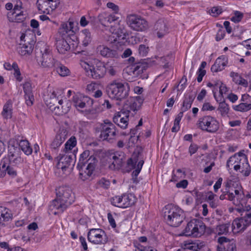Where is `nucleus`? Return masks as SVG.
Listing matches in <instances>:
<instances>
[{
  "label": "nucleus",
  "instance_id": "obj_1",
  "mask_svg": "<svg viewBox=\"0 0 251 251\" xmlns=\"http://www.w3.org/2000/svg\"><path fill=\"white\" fill-rule=\"evenodd\" d=\"M56 191L57 198L50 205V210L54 215L63 212L74 201V194L70 187L61 186Z\"/></svg>",
  "mask_w": 251,
  "mask_h": 251
},
{
  "label": "nucleus",
  "instance_id": "obj_2",
  "mask_svg": "<svg viewBox=\"0 0 251 251\" xmlns=\"http://www.w3.org/2000/svg\"><path fill=\"white\" fill-rule=\"evenodd\" d=\"M98 20L102 25L109 27V31L114 38L113 41H117L118 38H124L125 27L121 24L119 17L115 15L102 13L98 16Z\"/></svg>",
  "mask_w": 251,
  "mask_h": 251
},
{
  "label": "nucleus",
  "instance_id": "obj_3",
  "mask_svg": "<svg viewBox=\"0 0 251 251\" xmlns=\"http://www.w3.org/2000/svg\"><path fill=\"white\" fill-rule=\"evenodd\" d=\"M130 90L129 85L127 82L119 80H114L106 87V92L108 96L118 100H122L127 97Z\"/></svg>",
  "mask_w": 251,
  "mask_h": 251
},
{
  "label": "nucleus",
  "instance_id": "obj_4",
  "mask_svg": "<svg viewBox=\"0 0 251 251\" xmlns=\"http://www.w3.org/2000/svg\"><path fill=\"white\" fill-rule=\"evenodd\" d=\"M36 58L44 68H50L58 65V62L53 58L50 47L45 43H38L36 47Z\"/></svg>",
  "mask_w": 251,
  "mask_h": 251
},
{
  "label": "nucleus",
  "instance_id": "obj_5",
  "mask_svg": "<svg viewBox=\"0 0 251 251\" xmlns=\"http://www.w3.org/2000/svg\"><path fill=\"white\" fill-rule=\"evenodd\" d=\"M162 212L164 220L172 226H178L184 219L183 210L172 204L166 205L163 209Z\"/></svg>",
  "mask_w": 251,
  "mask_h": 251
},
{
  "label": "nucleus",
  "instance_id": "obj_6",
  "mask_svg": "<svg viewBox=\"0 0 251 251\" xmlns=\"http://www.w3.org/2000/svg\"><path fill=\"white\" fill-rule=\"evenodd\" d=\"M80 65L85 70L87 75L93 79L101 78L106 73V68L101 61H96L95 64L92 66L85 61H81Z\"/></svg>",
  "mask_w": 251,
  "mask_h": 251
},
{
  "label": "nucleus",
  "instance_id": "obj_7",
  "mask_svg": "<svg viewBox=\"0 0 251 251\" xmlns=\"http://www.w3.org/2000/svg\"><path fill=\"white\" fill-rule=\"evenodd\" d=\"M199 129L208 133H215L219 128V123L217 119L211 116L206 115L200 117L196 124Z\"/></svg>",
  "mask_w": 251,
  "mask_h": 251
},
{
  "label": "nucleus",
  "instance_id": "obj_8",
  "mask_svg": "<svg viewBox=\"0 0 251 251\" xmlns=\"http://www.w3.org/2000/svg\"><path fill=\"white\" fill-rule=\"evenodd\" d=\"M205 230L204 224L201 220L194 219L187 223L183 230V234L186 236L198 237L201 236Z\"/></svg>",
  "mask_w": 251,
  "mask_h": 251
},
{
  "label": "nucleus",
  "instance_id": "obj_9",
  "mask_svg": "<svg viewBox=\"0 0 251 251\" xmlns=\"http://www.w3.org/2000/svg\"><path fill=\"white\" fill-rule=\"evenodd\" d=\"M96 131L100 132L99 137L103 140H110L113 139L116 135L115 126L109 120H106L103 123L97 125Z\"/></svg>",
  "mask_w": 251,
  "mask_h": 251
},
{
  "label": "nucleus",
  "instance_id": "obj_10",
  "mask_svg": "<svg viewBox=\"0 0 251 251\" xmlns=\"http://www.w3.org/2000/svg\"><path fill=\"white\" fill-rule=\"evenodd\" d=\"M21 154V151L19 147L10 144L8 146L7 157L3 158L1 162H5L13 166H17L23 162Z\"/></svg>",
  "mask_w": 251,
  "mask_h": 251
},
{
  "label": "nucleus",
  "instance_id": "obj_11",
  "mask_svg": "<svg viewBox=\"0 0 251 251\" xmlns=\"http://www.w3.org/2000/svg\"><path fill=\"white\" fill-rule=\"evenodd\" d=\"M126 22L129 26L135 31H143L148 27L147 21L141 16L136 14L128 15Z\"/></svg>",
  "mask_w": 251,
  "mask_h": 251
},
{
  "label": "nucleus",
  "instance_id": "obj_12",
  "mask_svg": "<svg viewBox=\"0 0 251 251\" xmlns=\"http://www.w3.org/2000/svg\"><path fill=\"white\" fill-rule=\"evenodd\" d=\"M88 164L80 165L77 167L79 170V177L82 181H85L89 178L93 173L96 166L97 159L94 156H91L88 159Z\"/></svg>",
  "mask_w": 251,
  "mask_h": 251
},
{
  "label": "nucleus",
  "instance_id": "obj_13",
  "mask_svg": "<svg viewBox=\"0 0 251 251\" xmlns=\"http://www.w3.org/2000/svg\"><path fill=\"white\" fill-rule=\"evenodd\" d=\"M88 240L94 244L104 245L108 242L105 231L100 228H92L87 234Z\"/></svg>",
  "mask_w": 251,
  "mask_h": 251
},
{
  "label": "nucleus",
  "instance_id": "obj_14",
  "mask_svg": "<svg viewBox=\"0 0 251 251\" xmlns=\"http://www.w3.org/2000/svg\"><path fill=\"white\" fill-rule=\"evenodd\" d=\"M51 99L52 101L53 105H55V103L58 102V105L56 106L54 108L56 114L59 115L67 114L70 110L71 103L68 100L63 101L62 100H58L56 97L55 92L53 91L51 96Z\"/></svg>",
  "mask_w": 251,
  "mask_h": 251
},
{
  "label": "nucleus",
  "instance_id": "obj_15",
  "mask_svg": "<svg viewBox=\"0 0 251 251\" xmlns=\"http://www.w3.org/2000/svg\"><path fill=\"white\" fill-rule=\"evenodd\" d=\"M251 224V213L245 214L244 217L234 220L232 224L231 230L237 233L244 230Z\"/></svg>",
  "mask_w": 251,
  "mask_h": 251
},
{
  "label": "nucleus",
  "instance_id": "obj_16",
  "mask_svg": "<svg viewBox=\"0 0 251 251\" xmlns=\"http://www.w3.org/2000/svg\"><path fill=\"white\" fill-rule=\"evenodd\" d=\"M125 160V154L118 152L109 154L106 159L109 164V168L112 170L119 169L123 166Z\"/></svg>",
  "mask_w": 251,
  "mask_h": 251
},
{
  "label": "nucleus",
  "instance_id": "obj_17",
  "mask_svg": "<svg viewBox=\"0 0 251 251\" xmlns=\"http://www.w3.org/2000/svg\"><path fill=\"white\" fill-rule=\"evenodd\" d=\"M59 3V0H37L36 4L41 12L50 14L57 8Z\"/></svg>",
  "mask_w": 251,
  "mask_h": 251
},
{
  "label": "nucleus",
  "instance_id": "obj_18",
  "mask_svg": "<svg viewBox=\"0 0 251 251\" xmlns=\"http://www.w3.org/2000/svg\"><path fill=\"white\" fill-rule=\"evenodd\" d=\"M234 169L236 171H240L244 176H248L251 172V167L248 161L247 156L243 153H241V158L239 159L238 164L234 166Z\"/></svg>",
  "mask_w": 251,
  "mask_h": 251
},
{
  "label": "nucleus",
  "instance_id": "obj_19",
  "mask_svg": "<svg viewBox=\"0 0 251 251\" xmlns=\"http://www.w3.org/2000/svg\"><path fill=\"white\" fill-rule=\"evenodd\" d=\"M228 200L232 201L233 203L238 206L244 205L246 203L244 194L241 190H234V193L227 192Z\"/></svg>",
  "mask_w": 251,
  "mask_h": 251
},
{
  "label": "nucleus",
  "instance_id": "obj_20",
  "mask_svg": "<svg viewBox=\"0 0 251 251\" xmlns=\"http://www.w3.org/2000/svg\"><path fill=\"white\" fill-rule=\"evenodd\" d=\"M219 245L217 246L218 251H236V247L235 241L229 240L227 238L222 236L218 239Z\"/></svg>",
  "mask_w": 251,
  "mask_h": 251
},
{
  "label": "nucleus",
  "instance_id": "obj_21",
  "mask_svg": "<svg viewBox=\"0 0 251 251\" xmlns=\"http://www.w3.org/2000/svg\"><path fill=\"white\" fill-rule=\"evenodd\" d=\"M73 101L74 105L78 109L90 107L93 103V100L87 96L75 95L73 96Z\"/></svg>",
  "mask_w": 251,
  "mask_h": 251
},
{
  "label": "nucleus",
  "instance_id": "obj_22",
  "mask_svg": "<svg viewBox=\"0 0 251 251\" xmlns=\"http://www.w3.org/2000/svg\"><path fill=\"white\" fill-rule=\"evenodd\" d=\"M128 118L129 116L127 113L121 111L115 113L113 118V121L120 128L126 129L128 124Z\"/></svg>",
  "mask_w": 251,
  "mask_h": 251
},
{
  "label": "nucleus",
  "instance_id": "obj_23",
  "mask_svg": "<svg viewBox=\"0 0 251 251\" xmlns=\"http://www.w3.org/2000/svg\"><path fill=\"white\" fill-rule=\"evenodd\" d=\"M73 155L74 153L67 154L63 152L62 154H60L59 161L57 164V168L61 169L63 172L65 171L73 163Z\"/></svg>",
  "mask_w": 251,
  "mask_h": 251
},
{
  "label": "nucleus",
  "instance_id": "obj_24",
  "mask_svg": "<svg viewBox=\"0 0 251 251\" xmlns=\"http://www.w3.org/2000/svg\"><path fill=\"white\" fill-rule=\"evenodd\" d=\"M16 167L6 163L5 162H1L0 163V177H4L7 173L9 176L12 178L15 177L17 176V170Z\"/></svg>",
  "mask_w": 251,
  "mask_h": 251
},
{
  "label": "nucleus",
  "instance_id": "obj_25",
  "mask_svg": "<svg viewBox=\"0 0 251 251\" xmlns=\"http://www.w3.org/2000/svg\"><path fill=\"white\" fill-rule=\"evenodd\" d=\"M67 136V130L64 128L60 129L50 144L51 148L53 149H57L64 142Z\"/></svg>",
  "mask_w": 251,
  "mask_h": 251
},
{
  "label": "nucleus",
  "instance_id": "obj_26",
  "mask_svg": "<svg viewBox=\"0 0 251 251\" xmlns=\"http://www.w3.org/2000/svg\"><path fill=\"white\" fill-rule=\"evenodd\" d=\"M97 52L104 57L114 58L118 56L116 50H111L103 45H100L97 47Z\"/></svg>",
  "mask_w": 251,
  "mask_h": 251
},
{
  "label": "nucleus",
  "instance_id": "obj_27",
  "mask_svg": "<svg viewBox=\"0 0 251 251\" xmlns=\"http://www.w3.org/2000/svg\"><path fill=\"white\" fill-rule=\"evenodd\" d=\"M143 101V98L140 96L130 98L127 101V105H128L129 108L128 111L135 112L138 110L141 107Z\"/></svg>",
  "mask_w": 251,
  "mask_h": 251
},
{
  "label": "nucleus",
  "instance_id": "obj_28",
  "mask_svg": "<svg viewBox=\"0 0 251 251\" xmlns=\"http://www.w3.org/2000/svg\"><path fill=\"white\" fill-rule=\"evenodd\" d=\"M227 58L225 55L219 57L212 66L211 70L213 72H218L222 71L227 64Z\"/></svg>",
  "mask_w": 251,
  "mask_h": 251
},
{
  "label": "nucleus",
  "instance_id": "obj_29",
  "mask_svg": "<svg viewBox=\"0 0 251 251\" xmlns=\"http://www.w3.org/2000/svg\"><path fill=\"white\" fill-rule=\"evenodd\" d=\"M56 48L58 52L65 54L70 50V46L64 37L58 38L56 39Z\"/></svg>",
  "mask_w": 251,
  "mask_h": 251
},
{
  "label": "nucleus",
  "instance_id": "obj_30",
  "mask_svg": "<svg viewBox=\"0 0 251 251\" xmlns=\"http://www.w3.org/2000/svg\"><path fill=\"white\" fill-rule=\"evenodd\" d=\"M148 67V64L145 61L135 63L133 65V73L136 76L144 77V76L142 74Z\"/></svg>",
  "mask_w": 251,
  "mask_h": 251
},
{
  "label": "nucleus",
  "instance_id": "obj_31",
  "mask_svg": "<svg viewBox=\"0 0 251 251\" xmlns=\"http://www.w3.org/2000/svg\"><path fill=\"white\" fill-rule=\"evenodd\" d=\"M154 28L157 31V35L159 38L163 37L168 33V28L166 23L162 20H159L155 23Z\"/></svg>",
  "mask_w": 251,
  "mask_h": 251
},
{
  "label": "nucleus",
  "instance_id": "obj_32",
  "mask_svg": "<svg viewBox=\"0 0 251 251\" xmlns=\"http://www.w3.org/2000/svg\"><path fill=\"white\" fill-rule=\"evenodd\" d=\"M73 25V23L71 22L62 24L58 29V32L62 37L71 35L74 33Z\"/></svg>",
  "mask_w": 251,
  "mask_h": 251
},
{
  "label": "nucleus",
  "instance_id": "obj_33",
  "mask_svg": "<svg viewBox=\"0 0 251 251\" xmlns=\"http://www.w3.org/2000/svg\"><path fill=\"white\" fill-rule=\"evenodd\" d=\"M12 218V214L9 209L0 206V225H4V222L9 221Z\"/></svg>",
  "mask_w": 251,
  "mask_h": 251
},
{
  "label": "nucleus",
  "instance_id": "obj_34",
  "mask_svg": "<svg viewBox=\"0 0 251 251\" xmlns=\"http://www.w3.org/2000/svg\"><path fill=\"white\" fill-rule=\"evenodd\" d=\"M136 201L135 196L132 194L123 195L122 208H126L135 204Z\"/></svg>",
  "mask_w": 251,
  "mask_h": 251
},
{
  "label": "nucleus",
  "instance_id": "obj_35",
  "mask_svg": "<svg viewBox=\"0 0 251 251\" xmlns=\"http://www.w3.org/2000/svg\"><path fill=\"white\" fill-rule=\"evenodd\" d=\"M12 103L11 100H8L4 104L1 115L5 119H10L12 117Z\"/></svg>",
  "mask_w": 251,
  "mask_h": 251
},
{
  "label": "nucleus",
  "instance_id": "obj_36",
  "mask_svg": "<svg viewBox=\"0 0 251 251\" xmlns=\"http://www.w3.org/2000/svg\"><path fill=\"white\" fill-rule=\"evenodd\" d=\"M76 144L75 137L72 136L66 143L63 152L67 154L73 153L72 150L76 146Z\"/></svg>",
  "mask_w": 251,
  "mask_h": 251
},
{
  "label": "nucleus",
  "instance_id": "obj_37",
  "mask_svg": "<svg viewBox=\"0 0 251 251\" xmlns=\"http://www.w3.org/2000/svg\"><path fill=\"white\" fill-rule=\"evenodd\" d=\"M20 7L18 5H15L13 9L7 13V17L10 21L14 20H20L18 18V17L22 15V12L20 11Z\"/></svg>",
  "mask_w": 251,
  "mask_h": 251
},
{
  "label": "nucleus",
  "instance_id": "obj_38",
  "mask_svg": "<svg viewBox=\"0 0 251 251\" xmlns=\"http://www.w3.org/2000/svg\"><path fill=\"white\" fill-rule=\"evenodd\" d=\"M21 151L22 150L26 155H30L32 152V149L30 146V144L26 140H22L19 143L18 146Z\"/></svg>",
  "mask_w": 251,
  "mask_h": 251
},
{
  "label": "nucleus",
  "instance_id": "obj_39",
  "mask_svg": "<svg viewBox=\"0 0 251 251\" xmlns=\"http://www.w3.org/2000/svg\"><path fill=\"white\" fill-rule=\"evenodd\" d=\"M232 108L236 111L247 112L251 109V103L241 102L238 105H233Z\"/></svg>",
  "mask_w": 251,
  "mask_h": 251
},
{
  "label": "nucleus",
  "instance_id": "obj_40",
  "mask_svg": "<svg viewBox=\"0 0 251 251\" xmlns=\"http://www.w3.org/2000/svg\"><path fill=\"white\" fill-rule=\"evenodd\" d=\"M229 223H226L218 225L215 228V233L218 235L226 234L229 232Z\"/></svg>",
  "mask_w": 251,
  "mask_h": 251
},
{
  "label": "nucleus",
  "instance_id": "obj_41",
  "mask_svg": "<svg viewBox=\"0 0 251 251\" xmlns=\"http://www.w3.org/2000/svg\"><path fill=\"white\" fill-rule=\"evenodd\" d=\"M20 49L19 52L22 55L29 54L33 51V45L30 43L25 44L22 45Z\"/></svg>",
  "mask_w": 251,
  "mask_h": 251
},
{
  "label": "nucleus",
  "instance_id": "obj_42",
  "mask_svg": "<svg viewBox=\"0 0 251 251\" xmlns=\"http://www.w3.org/2000/svg\"><path fill=\"white\" fill-rule=\"evenodd\" d=\"M90 152L89 150H85L80 154L79 161L77 163L78 166L85 165L86 163L88 164V159L90 157Z\"/></svg>",
  "mask_w": 251,
  "mask_h": 251
},
{
  "label": "nucleus",
  "instance_id": "obj_43",
  "mask_svg": "<svg viewBox=\"0 0 251 251\" xmlns=\"http://www.w3.org/2000/svg\"><path fill=\"white\" fill-rule=\"evenodd\" d=\"M194 100V97L192 95L186 96L183 102V105L181 108L182 111H186L190 108Z\"/></svg>",
  "mask_w": 251,
  "mask_h": 251
},
{
  "label": "nucleus",
  "instance_id": "obj_44",
  "mask_svg": "<svg viewBox=\"0 0 251 251\" xmlns=\"http://www.w3.org/2000/svg\"><path fill=\"white\" fill-rule=\"evenodd\" d=\"M12 67L13 68L12 70L14 71L13 74L16 80L18 82H21L23 79V77L22 76L18 64L16 62H14Z\"/></svg>",
  "mask_w": 251,
  "mask_h": 251
},
{
  "label": "nucleus",
  "instance_id": "obj_45",
  "mask_svg": "<svg viewBox=\"0 0 251 251\" xmlns=\"http://www.w3.org/2000/svg\"><path fill=\"white\" fill-rule=\"evenodd\" d=\"M241 152L236 153L233 156H231L227 161L226 166L227 168H229L230 166H234L238 164L239 159L241 157Z\"/></svg>",
  "mask_w": 251,
  "mask_h": 251
},
{
  "label": "nucleus",
  "instance_id": "obj_46",
  "mask_svg": "<svg viewBox=\"0 0 251 251\" xmlns=\"http://www.w3.org/2000/svg\"><path fill=\"white\" fill-rule=\"evenodd\" d=\"M219 104L218 110L220 111L221 114L223 116L226 115L229 111L228 105L226 103L225 101H219Z\"/></svg>",
  "mask_w": 251,
  "mask_h": 251
},
{
  "label": "nucleus",
  "instance_id": "obj_47",
  "mask_svg": "<svg viewBox=\"0 0 251 251\" xmlns=\"http://www.w3.org/2000/svg\"><path fill=\"white\" fill-rule=\"evenodd\" d=\"M54 67L56 68L58 74L62 76H66L70 74V72L68 68L59 62L58 65Z\"/></svg>",
  "mask_w": 251,
  "mask_h": 251
},
{
  "label": "nucleus",
  "instance_id": "obj_48",
  "mask_svg": "<svg viewBox=\"0 0 251 251\" xmlns=\"http://www.w3.org/2000/svg\"><path fill=\"white\" fill-rule=\"evenodd\" d=\"M123 198V195L114 197L111 199V202L115 206L122 208Z\"/></svg>",
  "mask_w": 251,
  "mask_h": 251
},
{
  "label": "nucleus",
  "instance_id": "obj_49",
  "mask_svg": "<svg viewBox=\"0 0 251 251\" xmlns=\"http://www.w3.org/2000/svg\"><path fill=\"white\" fill-rule=\"evenodd\" d=\"M184 250H189L197 251L199 249L198 244L194 242H186L183 246Z\"/></svg>",
  "mask_w": 251,
  "mask_h": 251
},
{
  "label": "nucleus",
  "instance_id": "obj_50",
  "mask_svg": "<svg viewBox=\"0 0 251 251\" xmlns=\"http://www.w3.org/2000/svg\"><path fill=\"white\" fill-rule=\"evenodd\" d=\"M23 89L25 95L33 94L32 84L30 81L25 82L23 84Z\"/></svg>",
  "mask_w": 251,
  "mask_h": 251
},
{
  "label": "nucleus",
  "instance_id": "obj_51",
  "mask_svg": "<svg viewBox=\"0 0 251 251\" xmlns=\"http://www.w3.org/2000/svg\"><path fill=\"white\" fill-rule=\"evenodd\" d=\"M243 18V14L238 11L234 12V15L230 18V20L234 23L240 22Z\"/></svg>",
  "mask_w": 251,
  "mask_h": 251
},
{
  "label": "nucleus",
  "instance_id": "obj_52",
  "mask_svg": "<svg viewBox=\"0 0 251 251\" xmlns=\"http://www.w3.org/2000/svg\"><path fill=\"white\" fill-rule=\"evenodd\" d=\"M98 185L100 187L104 189H108L110 185V182L109 180L105 178H101L98 181Z\"/></svg>",
  "mask_w": 251,
  "mask_h": 251
},
{
  "label": "nucleus",
  "instance_id": "obj_53",
  "mask_svg": "<svg viewBox=\"0 0 251 251\" xmlns=\"http://www.w3.org/2000/svg\"><path fill=\"white\" fill-rule=\"evenodd\" d=\"M144 164V161L141 160L139 161L138 164L135 167V170L132 172V176L134 177H137L141 171V170L142 168L143 165Z\"/></svg>",
  "mask_w": 251,
  "mask_h": 251
},
{
  "label": "nucleus",
  "instance_id": "obj_54",
  "mask_svg": "<svg viewBox=\"0 0 251 251\" xmlns=\"http://www.w3.org/2000/svg\"><path fill=\"white\" fill-rule=\"evenodd\" d=\"M149 51V48L144 45H140L139 47L138 52L141 56H146Z\"/></svg>",
  "mask_w": 251,
  "mask_h": 251
},
{
  "label": "nucleus",
  "instance_id": "obj_55",
  "mask_svg": "<svg viewBox=\"0 0 251 251\" xmlns=\"http://www.w3.org/2000/svg\"><path fill=\"white\" fill-rule=\"evenodd\" d=\"M222 12V8L220 7H213L211 9L210 14L213 17H217L221 14Z\"/></svg>",
  "mask_w": 251,
  "mask_h": 251
},
{
  "label": "nucleus",
  "instance_id": "obj_56",
  "mask_svg": "<svg viewBox=\"0 0 251 251\" xmlns=\"http://www.w3.org/2000/svg\"><path fill=\"white\" fill-rule=\"evenodd\" d=\"M219 93L220 94L218 96L219 99H221V100H222V99L223 98V94H226V92L227 91V88L226 87V85L223 84L222 82L219 88Z\"/></svg>",
  "mask_w": 251,
  "mask_h": 251
},
{
  "label": "nucleus",
  "instance_id": "obj_57",
  "mask_svg": "<svg viewBox=\"0 0 251 251\" xmlns=\"http://www.w3.org/2000/svg\"><path fill=\"white\" fill-rule=\"evenodd\" d=\"M99 86V85L98 83L92 82L87 85L86 89L89 92H93L98 89Z\"/></svg>",
  "mask_w": 251,
  "mask_h": 251
},
{
  "label": "nucleus",
  "instance_id": "obj_58",
  "mask_svg": "<svg viewBox=\"0 0 251 251\" xmlns=\"http://www.w3.org/2000/svg\"><path fill=\"white\" fill-rule=\"evenodd\" d=\"M25 102L27 105L31 106L34 100L33 94L25 95Z\"/></svg>",
  "mask_w": 251,
  "mask_h": 251
},
{
  "label": "nucleus",
  "instance_id": "obj_59",
  "mask_svg": "<svg viewBox=\"0 0 251 251\" xmlns=\"http://www.w3.org/2000/svg\"><path fill=\"white\" fill-rule=\"evenodd\" d=\"M215 107L213 106L209 102H204L201 108V110L205 111H212L215 110Z\"/></svg>",
  "mask_w": 251,
  "mask_h": 251
},
{
  "label": "nucleus",
  "instance_id": "obj_60",
  "mask_svg": "<svg viewBox=\"0 0 251 251\" xmlns=\"http://www.w3.org/2000/svg\"><path fill=\"white\" fill-rule=\"evenodd\" d=\"M230 75L232 77L233 80L235 83L238 84L240 83L241 76L239 75L236 73L231 72Z\"/></svg>",
  "mask_w": 251,
  "mask_h": 251
},
{
  "label": "nucleus",
  "instance_id": "obj_61",
  "mask_svg": "<svg viewBox=\"0 0 251 251\" xmlns=\"http://www.w3.org/2000/svg\"><path fill=\"white\" fill-rule=\"evenodd\" d=\"M137 159L136 158H129L127 162V165L128 167L130 168V169H134L136 167V163L137 162Z\"/></svg>",
  "mask_w": 251,
  "mask_h": 251
},
{
  "label": "nucleus",
  "instance_id": "obj_62",
  "mask_svg": "<svg viewBox=\"0 0 251 251\" xmlns=\"http://www.w3.org/2000/svg\"><path fill=\"white\" fill-rule=\"evenodd\" d=\"M198 77H197V81L199 82H201L203 78V77L206 74L205 70H202L201 69H199L197 72Z\"/></svg>",
  "mask_w": 251,
  "mask_h": 251
},
{
  "label": "nucleus",
  "instance_id": "obj_63",
  "mask_svg": "<svg viewBox=\"0 0 251 251\" xmlns=\"http://www.w3.org/2000/svg\"><path fill=\"white\" fill-rule=\"evenodd\" d=\"M251 209V206L249 205H247L246 203L244 205H240V206H239V208H237V210L239 212L245 211L246 212V214H248L247 212L249 211Z\"/></svg>",
  "mask_w": 251,
  "mask_h": 251
},
{
  "label": "nucleus",
  "instance_id": "obj_64",
  "mask_svg": "<svg viewBox=\"0 0 251 251\" xmlns=\"http://www.w3.org/2000/svg\"><path fill=\"white\" fill-rule=\"evenodd\" d=\"M83 34L85 35L84 40L87 44L91 40V34L87 29H84L82 31Z\"/></svg>",
  "mask_w": 251,
  "mask_h": 251
}]
</instances>
